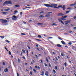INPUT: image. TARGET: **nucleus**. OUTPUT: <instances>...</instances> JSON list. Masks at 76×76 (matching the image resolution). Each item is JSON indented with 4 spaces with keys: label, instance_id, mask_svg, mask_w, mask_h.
<instances>
[{
    "label": "nucleus",
    "instance_id": "nucleus-26",
    "mask_svg": "<svg viewBox=\"0 0 76 76\" xmlns=\"http://www.w3.org/2000/svg\"><path fill=\"white\" fill-rule=\"evenodd\" d=\"M72 42H69L68 43V44H69V45H72Z\"/></svg>",
    "mask_w": 76,
    "mask_h": 76
},
{
    "label": "nucleus",
    "instance_id": "nucleus-8",
    "mask_svg": "<svg viewBox=\"0 0 76 76\" xmlns=\"http://www.w3.org/2000/svg\"><path fill=\"white\" fill-rule=\"evenodd\" d=\"M50 14H48L45 15V17H46V18H50Z\"/></svg>",
    "mask_w": 76,
    "mask_h": 76
},
{
    "label": "nucleus",
    "instance_id": "nucleus-43",
    "mask_svg": "<svg viewBox=\"0 0 76 76\" xmlns=\"http://www.w3.org/2000/svg\"><path fill=\"white\" fill-rule=\"evenodd\" d=\"M55 58H56V60H57V61H58V58H57L56 57H55Z\"/></svg>",
    "mask_w": 76,
    "mask_h": 76
},
{
    "label": "nucleus",
    "instance_id": "nucleus-49",
    "mask_svg": "<svg viewBox=\"0 0 76 76\" xmlns=\"http://www.w3.org/2000/svg\"><path fill=\"white\" fill-rule=\"evenodd\" d=\"M52 12H48V13H49V14H50V13H52Z\"/></svg>",
    "mask_w": 76,
    "mask_h": 76
},
{
    "label": "nucleus",
    "instance_id": "nucleus-44",
    "mask_svg": "<svg viewBox=\"0 0 76 76\" xmlns=\"http://www.w3.org/2000/svg\"><path fill=\"white\" fill-rule=\"evenodd\" d=\"M35 56H36V58H38V56L37 55H35Z\"/></svg>",
    "mask_w": 76,
    "mask_h": 76
},
{
    "label": "nucleus",
    "instance_id": "nucleus-4",
    "mask_svg": "<svg viewBox=\"0 0 76 76\" xmlns=\"http://www.w3.org/2000/svg\"><path fill=\"white\" fill-rule=\"evenodd\" d=\"M12 20H16L17 19V18L15 15H13L12 16Z\"/></svg>",
    "mask_w": 76,
    "mask_h": 76
},
{
    "label": "nucleus",
    "instance_id": "nucleus-40",
    "mask_svg": "<svg viewBox=\"0 0 76 76\" xmlns=\"http://www.w3.org/2000/svg\"><path fill=\"white\" fill-rule=\"evenodd\" d=\"M38 25H42V23H38Z\"/></svg>",
    "mask_w": 76,
    "mask_h": 76
},
{
    "label": "nucleus",
    "instance_id": "nucleus-38",
    "mask_svg": "<svg viewBox=\"0 0 76 76\" xmlns=\"http://www.w3.org/2000/svg\"><path fill=\"white\" fill-rule=\"evenodd\" d=\"M46 60L47 61V62H48V59L47 58H46Z\"/></svg>",
    "mask_w": 76,
    "mask_h": 76
},
{
    "label": "nucleus",
    "instance_id": "nucleus-17",
    "mask_svg": "<svg viewBox=\"0 0 76 76\" xmlns=\"http://www.w3.org/2000/svg\"><path fill=\"white\" fill-rule=\"evenodd\" d=\"M62 18H67V16L66 15H65L64 16H62Z\"/></svg>",
    "mask_w": 76,
    "mask_h": 76
},
{
    "label": "nucleus",
    "instance_id": "nucleus-11",
    "mask_svg": "<svg viewBox=\"0 0 76 76\" xmlns=\"http://www.w3.org/2000/svg\"><path fill=\"white\" fill-rule=\"evenodd\" d=\"M45 75L47 76H48V71H46V73H45Z\"/></svg>",
    "mask_w": 76,
    "mask_h": 76
},
{
    "label": "nucleus",
    "instance_id": "nucleus-5",
    "mask_svg": "<svg viewBox=\"0 0 76 76\" xmlns=\"http://www.w3.org/2000/svg\"><path fill=\"white\" fill-rule=\"evenodd\" d=\"M64 14L61 13H59L58 14L57 16H64Z\"/></svg>",
    "mask_w": 76,
    "mask_h": 76
},
{
    "label": "nucleus",
    "instance_id": "nucleus-33",
    "mask_svg": "<svg viewBox=\"0 0 76 76\" xmlns=\"http://www.w3.org/2000/svg\"><path fill=\"white\" fill-rule=\"evenodd\" d=\"M5 41L7 42H8V43H9V42H10L7 40H6Z\"/></svg>",
    "mask_w": 76,
    "mask_h": 76
},
{
    "label": "nucleus",
    "instance_id": "nucleus-15",
    "mask_svg": "<svg viewBox=\"0 0 76 76\" xmlns=\"http://www.w3.org/2000/svg\"><path fill=\"white\" fill-rule=\"evenodd\" d=\"M10 10V8H7V9H6L5 10V11H6L7 12L9 11V10Z\"/></svg>",
    "mask_w": 76,
    "mask_h": 76
},
{
    "label": "nucleus",
    "instance_id": "nucleus-18",
    "mask_svg": "<svg viewBox=\"0 0 76 76\" xmlns=\"http://www.w3.org/2000/svg\"><path fill=\"white\" fill-rule=\"evenodd\" d=\"M75 4L74 3V4H71L70 5L71 6H75Z\"/></svg>",
    "mask_w": 76,
    "mask_h": 76
},
{
    "label": "nucleus",
    "instance_id": "nucleus-25",
    "mask_svg": "<svg viewBox=\"0 0 76 76\" xmlns=\"http://www.w3.org/2000/svg\"><path fill=\"white\" fill-rule=\"evenodd\" d=\"M22 51H23V53H25V50L22 49Z\"/></svg>",
    "mask_w": 76,
    "mask_h": 76
},
{
    "label": "nucleus",
    "instance_id": "nucleus-23",
    "mask_svg": "<svg viewBox=\"0 0 76 76\" xmlns=\"http://www.w3.org/2000/svg\"><path fill=\"white\" fill-rule=\"evenodd\" d=\"M0 37L2 38V39H3V38H4V37L3 36H0Z\"/></svg>",
    "mask_w": 76,
    "mask_h": 76
},
{
    "label": "nucleus",
    "instance_id": "nucleus-32",
    "mask_svg": "<svg viewBox=\"0 0 76 76\" xmlns=\"http://www.w3.org/2000/svg\"><path fill=\"white\" fill-rule=\"evenodd\" d=\"M30 74L31 75H32V71H31L30 72Z\"/></svg>",
    "mask_w": 76,
    "mask_h": 76
},
{
    "label": "nucleus",
    "instance_id": "nucleus-55",
    "mask_svg": "<svg viewBox=\"0 0 76 76\" xmlns=\"http://www.w3.org/2000/svg\"><path fill=\"white\" fill-rule=\"evenodd\" d=\"M22 58H23V59H26V58H25V56L23 57H22Z\"/></svg>",
    "mask_w": 76,
    "mask_h": 76
},
{
    "label": "nucleus",
    "instance_id": "nucleus-37",
    "mask_svg": "<svg viewBox=\"0 0 76 76\" xmlns=\"http://www.w3.org/2000/svg\"><path fill=\"white\" fill-rule=\"evenodd\" d=\"M23 13L22 12H20V15L21 16H22V15H23Z\"/></svg>",
    "mask_w": 76,
    "mask_h": 76
},
{
    "label": "nucleus",
    "instance_id": "nucleus-3",
    "mask_svg": "<svg viewBox=\"0 0 76 76\" xmlns=\"http://www.w3.org/2000/svg\"><path fill=\"white\" fill-rule=\"evenodd\" d=\"M0 20H2L1 22L2 23H4L7 22V20H4L3 19H0Z\"/></svg>",
    "mask_w": 76,
    "mask_h": 76
},
{
    "label": "nucleus",
    "instance_id": "nucleus-47",
    "mask_svg": "<svg viewBox=\"0 0 76 76\" xmlns=\"http://www.w3.org/2000/svg\"><path fill=\"white\" fill-rule=\"evenodd\" d=\"M72 32H73V31H69V33H72Z\"/></svg>",
    "mask_w": 76,
    "mask_h": 76
},
{
    "label": "nucleus",
    "instance_id": "nucleus-14",
    "mask_svg": "<svg viewBox=\"0 0 76 76\" xmlns=\"http://www.w3.org/2000/svg\"><path fill=\"white\" fill-rule=\"evenodd\" d=\"M33 70L35 72V73H37V72L36 71V70H35V69H33Z\"/></svg>",
    "mask_w": 76,
    "mask_h": 76
},
{
    "label": "nucleus",
    "instance_id": "nucleus-20",
    "mask_svg": "<svg viewBox=\"0 0 76 76\" xmlns=\"http://www.w3.org/2000/svg\"><path fill=\"white\" fill-rule=\"evenodd\" d=\"M61 19L62 20H66V19L63 18H61Z\"/></svg>",
    "mask_w": 76,
    "mask_h": 76
},
{
    "label": "nucleus",
    "instance_id": "nucleus-35",
    "mask_svg": "<svg viewBox=\"0 0 76 76\" xmlns=\"http://www.w3.org/2000/svg\"><path fill=\"white\" fill-rule=\"evenodd\" d=\"M39 17H40V18H43V17H44V16L42 15H41L39 16Z\"/></svg>",
    "mask_w": 76,
    "mask_h": 76
},
{
    "label": "nucleus",
    "instance_id": "nucleus-42",
    "mask_svg": "<svg viewBox=\"0 0 76 76\" xmlns=\"http://www.w3.org/2000/svg\"><path fill=\"white\" fill-rule=\"evenodd\" d=\"M55 68L56 70H57V66H55Z\"/></svg>",
    "mask_w": 76,
    "mask_h": 76
},
{
    "label": "nucleus",
    "instance_id": "nucleus-62",
    "mask_svg": "<svg viewBox=\"0 0 76 76\" xmlns=\"http://www.w3.org/2000/svg\"><path fill=\"white\" fill-rule=\"evenodd\" d=\"M37 50H38V51H40L39 49V48H37Z\"/></svg>",
    "mask_w": 76,
    "mask_h": 76
},
{
    "label": "nucleus",
    "instance_id": "nucleus-2",
    "mask_svg": "<svg viewBox=\"0 0 76 76\" xmlns=\"http://www.w3.org/2000/svg\"><path fill=\"white\" fill-rule=\"evenodd\" d=\"M12 4V3L11 1H6L3 3V6H6V4Z\"/></svg>",
    "mask_w": 76,
    "mask_h": 76
},
{
    "label": "nucleus",
    "instance_id": "nucleus-29",
    "mask_svg": "<svg viewBox=\"0 0 76 76\" xmlns=\"http://www.w3.org/2000/svg\"><path fill=\"white\" fill-rule=\"evenodd\" d=\"M54 25H57V24L55 23H53L52 24V26H53Z\"/></svg>",
    "mask_w": 76,
    "mask_h": 76
},
{
    "label": "nucleus",
    "instance_id": "nucleus-34",
    "mask_svg": "<svg viewBox=\"0 0 76 76\" xmlns=\"http://www.w3.org/2000/svg\"><path fill=\"white\" fill-rule=\"evenodd\" d=\"M70 12V11H66V13H69Z\"/></svg>",
    "mask_w": 76,
    "mask_h": 76
},
{
    "label": "nucleus",
    "instance_id": "nucleus-51",
    "mask_svg": "<svg viewBox=\"0 0 76 76\" xmlns=\"http://www.w3.org/2000/svg\"><path fill=\"white\" fill-rule=\"evenodd\" d=\"M49 66L50 67H51V64L50 63L49 64Z\"/></svg>",
    "mask_w": 76,
    "mask_h": 76
},
{
    "label": "nucleus",
    "instance_id": "nucleus-54",
    "mask_svg": "<svg viewBox=\"0 0 76 76\" xmlns=\"http://www.w3.org/2000/svg\"><path fill=\"white\" fill-rule=\"evenodd\" d=\"M36 45V47H38V44H37Z\"/></svg>",
    "mask_w": 76,
    "mask_h": 76
},
{
    "label": "nucleus",
    "instance_id": "nucleus-9",
    "mask_svg": "<svg viewBox=\"0 0 76 76\" xmlns=\"http://www.w3.org/2000/svg\"><path fill=\"white\" fill-rule=\"evenodd\" d=\"M44 75V71H42V74H40V75H41V76H43Z\"/></svg>",
    "mask_w": 76,
    "mask_h": 76
},
{
    "label": "nucleus",
    "instance_id": "nucleus-46",
    "mask_svg": "<svg viewBox=\"0 0 76 76\" xmlns=\"http://www.w3.org/2000/svg\"><path fill=\"white\" fill-rule=\"evenodd\" d=\"M17 76H20L19 74L17 72Z\"/></svg>",
    "mask_w": 76,
    "mask_h": 76
},
{
    "label": "nucleus",
    "instance_id": "nucleus-19",
    "mask_svg": "<svg viewBox=\"0 0 76 76\" xmlns=\"http://www.w3.org/2000/svg\"><path fill=\"white\" fill-rule=\"evenodd\" d=\"M15 7H20V6L18 5H16L15 6Z\"/></svg>",
    "mask_w": 76,
    "mask_h": 76
},
{
    "label": "nucleus",
    "instance_id": "nucleus-41",
    "mask_svg": "<svg viewBox=\"0 0 76 76\" xmlns=\"http://www.w3.org/2000/svg\"><path fill=\"white\" fill-rule=\"evenodd\" d=\"M45 67H47V64L45 63Z\"/></svg>",
    "mask_w": 76,
    "mask_h": 76
},
{
    "label": "nucleus",
    "instance_id": "nucleus-64",
    "mask_svg": "<svg viewBox=\"0 0 76 76\" xmlns=\"http://www.w3.org/2000/svg\"><path fill=\"white\" fill-rule=\"evenodd\" d=\"M74 29H76V27H74Z\"/></svg>",
    "mask_w": 76,
    "mask_h": 76
},
{
    "label": "nucleus",
    "instance_id": "nucleus-16",
    "mask_svg": "<svg viewBox=\"0 0 76 76\" xmlns=\"http://www.w3.org/2000/svg\"><path fill=\"white\" fill-rule=\"evenodd\" d=\"M61 43H62V44H66V42H64V41H61Z\"/></svg>",
    "mask_w": 76,
    "mask_h": 76
},
{
    "label": "nucleus",
    "instance_id": "nucleus-50",
    "mask_svg": "<svg viewBox=\"0 0 76 76\" xmlns=\"http://www.w3.org/2000/svg\"><path fill=\"white\" fill-rule=\"evenodd\" d=\"M3 65H4V66H5V63H4V62H3Z\"/></svg>",
    "mask_w": 76,
    "mask_h": 76
},
{
    "label": "nucleus",
    "instance_id": "nucleus-7",
    "mask_svg": "<svg viewBox=\"0 0 76 76\" xmlns=\"http://www.w3.org/2000/svg\"><path fill=\"white\" fill-rule=\"evenodd\" d=\"M4 72H5V73H6V72H7L9 71L8 70V69L7 68H6L5 69H4Z\"/></svg>",
    "mask_w": 76,
    "mask_h": 76
},
{
    "label": "nucleus",
    "instance_id": "nucleus-56",
    "mask_svg": "<svg viewBox=\"0 0 76 76\" xmlns=\"http://www.w3.org/2000/svg\"><path fill=\"white\" fill-rule=\"evenodd\" d=\"M61 56H64V55H63V53H61Z\"/></svg>",
    "mask_w": 76,
    "mask_h": 76
},
{
    "label": "nucleus",
    "instance_id": "nucleus-63",
    "mask_svg": "<svg viewBox=\"0 0 76 76\" xmlns=\"http://www.w3.org/2000/svg\"><path fill=\"white\" fill-rule=\"evenodd\" d=\"M30 68L31 69H32V67L31 66H30Z\"/></svg>",
    "mask_w": 76,
    "mask_h": 76
},
{
    "label": "nucleus",
    "instance_id": "nucleus-12",
    "mask_svg": "<svg viewBox=\"0 0 76 76\" xmlns=\"http://www.w3.org/2000/svg\"><path fill=\"white\" fill-rule=\"evenodd\" d=\"M66 22V23H70V22H71V20H66L65 21Z\"/></svg>",
    "mask_w": 76,
    "mask_h": 76
},
{
    "label": "nucleus",
    "instance_id": "nucleus-10",
    "mask_svg": "<svg viewBox=\"0 0 76 76\" xmlns=\"http://www.w3.org/2000/svg\"><path fill=\"white\" fill-rule=\"evenodd\" d=\"M57 47H62V46L60 45V44H58L57 45Z\"/></svg>",
    "mask_w": 76,
    "mask_h": 76
},
{
    "label": "nucleus",
    "instance_id": "nucleus-1",
    "mask_svg": "<svg viewBox=\"0 0 76 76\" xmlns=\"http://www.w3.org/2000/svg\"><path fill=\"white\" fill-rule=\"evenodd\" d=\"M44 5L47 7H52L53 8H55V9H60V8H63V10H65V8L66 7V6L64 5H63V7L62 5H59L58 6V7H57V4H52L50 5L44 4Z\"/></svg>",
    "mask_w": 76,
    "mask_h": 76
},
{
    "label": "nucleus",
    "instance_id": "nucleus-21",
    "mask_svg": "<svg viewBox=\"0 0 76 76\" xmlns=\"http://www.w3.org/2000/svg\"><path fill=\"white\" fill-rule=\"evenodd\" d=\"M37 37H38V38H41L42 37L40 35H38L37 36Z\"/></svg>",
    "mask_w": 76,
    "mask_h": 76
},
{
    "label": "nucleus",
    "instance_id": "nucleus-31",
    "mask_svg": "<svg viewBox=\"0 0 76 76\" xmlns=\"http://www.w3.org/2000/svg\"><path fill=\"white\" fill-rule=\"evenodd\" d=\"M27 47L28 48L29 50H31V48H30V47H29V46L27 45Z\"/></svg>",
    "mask_w": 76,
    "mask_h": 76
},
{
    "label": "nucleus",
    "instance_id": "nucleus-22",
    "mask_svg": "<svg viewBox=\"0 0 76 76\" xmlns=\"http://www.w3.org/2000/svg\"><path fill=\"white\" fill-rule=\"evenodd\" d=\"M64 64L65 65V67H67V63L66 62H65L64 63Z\"/></svg>",
    "mask_w": 76,
    "mask_h": 76
},
{
    "label": "nucleus",
    "instance_id": "nucleus-13",
    "mask_svg": "<svg viewBox=\"0 0 76 76\" xmlns=\"http://www.w3.org/2000/svg\"><path fill=\"white\" fill-rule=\"evenodd\" d=\"M2 13H3L4 15H5V14H6V13H7V12H2Z\"/></svg>",
    "mask_w": 76,
    "mask_h": 76
},
{
    "label": "nucleus",
    "instance_id": "nucleus-30",
    "mask_svg": "<svg viewBox=\"0 0 76 76\" xmlns=\"http://www.w3.org/2000/svg\"><path fill=\"white\" fill-rule=\"evenodd\" d=\"M53 71L55 73H56V70L54 69H53Z\"/></svg>",
    "mask_w": 76,
    "mask_h": 76
},
{
    "label": "nucleus",
    "instance_id": "nucleus-39",
    "mask_svg": "<svg viewBox=\"0 0 76 76\" xmlns=\"http://www.w3.org/2000/svg\"><path fill=\"white\" fill-rule=\"evenodd\" d=\"M9 54L10 55H11V52H10V51H9Z\"/></svg>",
    "mask_w": 76,
    "mask_h": 76
},
{
    "label": "nucleus",
    "instance_id": "nucleus-52",
    "mask_svg": "<svg viewBox=\"0 0 76 76\" xmlns=\"http://www.w3.org/2000/svg\"><path fill=\"white\" fill-rule=\"evenodd\" d=\"M4 48L6 50H7V48H6V46L4 47Z\"/></svg>",
    "mask_w": 76,
    "mask_h": 76
},
{
    "label": "nucleus",
    "instance_id": "nucleus-24",
    "mask_svg": "<svg viewBox=\"0 0 76 76\" xmlns=\"http://www.w3.org/2000/svg\"><path fill=\"white\" fill-rule=\"evenodd\" d=\"M36 40L37 41H42V40H40L38 39H36Z\"/></svg>",
    "mask_w": 76,
    "mask_h": 76
},
{
    "label": "nucleus",
    "instance_id": "nucleus-60",
    "mask_svg": "<svg viewBox=\"0 0 76 76\" xmlns=\"http://www.w3.org/2000/svg\"><path fill=\"white\" fill-rule=\"evenodd\" d=\"M21 56H22V53H20Z\"/></svg>",
    "mask_w": 76,
    "mask_h": 76
},
{
    "label": "nucleus",
    "instance_id": "nucleus-48",
    "mask_svg": "<svg viewBox=\"0 0 76 76\" xmlns=\"http://www.w3.org/2000/svg\"><path fill=\"white\" fill-rule=\"evenodd\" d=\"M48 39H51V38H53V37H49L48 38Z\"/></svg>",
    "mask_w": 76,
    "mask_h": 76
},
{
    "label": "nucleus",
    "instance_id": "nucleus-61",
    "mask_svg": "<svg viewBox=\"0 0 76 76\" xmlns=\"http://www.w3.org/2000/svg\"><path fill=\"white\" fill-rule=\"evenodd\" d=\"M38 69H40V67H39V66H38Z\"/></svg>",
    "mask_w": 76,
    "mask_h": 76
},
{
    "label": "nucleus",
    "instance_id": "nucleus-45",
    "mask_svg": "<svg viewBox=\"0 0 76 76\" xmlns=\"http://www.w3.org/2000/svg\"><path fill=\"white\" fill-rule=\"evenodd\" d=\"M73 18H74V19H76V16L74 17Z\"/></svg>",
    "mask_w": 76,
    "mask_h": 76
},
{
    "label": "nucleus",
    "instance_id": "nucleus-36",
    "mask_svg": "<svg viewBox=\"0 0 76 76\" xmlns=\"http://www.w3.org/2000/svg\"><path fill=\"white\" fill-rule=\"evenodd\" d=\"M44 13V11H42V12H40V14H41V13Z\"/></svg>",
    "mask_w": 76,
    "mask_h": 76
},
{
    "label": "nucleus",
    "instance_id": "nucleus-28",
    "mask_svg": "<svg viewBox=\"0 0 76 76\" xmlns=\"http://www.w3.org/2000/svg\"><path fill=\"white\" fill-rule=\"evenodd\" d=\"M18 63H20V59L19 58L18 59Z\"/></svg>",
    "mask_w": 76,
    "mask_h": 76
},
{
    "label": "nucleus",
    "instance_id": "nucleus-57",
    "mask_svg": "<svg viewBox=\"0 0 76 76\" xmlns=\"http://www.w3.org/2000/svg\"><path fill=\"white\" fill-rule=\"evenodd\" d=\"M31 54H32V55H34V52H32Z\"/></svg>",
    "mask_w": 76,
    "mask_h": 76
},
{
    "label": "nucleus",
    "instance_id": "nucleus-59",
    "mask_svg": "<svg viewBox=\"0 0 76 76\" xmlns=\"http://www.w3.org/2000/svg\"><path fill=\"white\" fill-rule=\"evenodd\" d=\"M40 61H41V63H43V62H42V60H40Z\"/></svg>",
    "mask_w": 76,
    "mask_h": 76
},
{
    "label": "nucleus",
    "instance_id": "nucleus-53",
    "mask_svg": "<svg viewBox=\"0 0 76 76\" xmlns=\"http://www.w3.org/2000/svg\"><path fill=\"white\" fill-rule=\"evenodd\" d=\"M35 67L36 68H38V66L37 65L35 66Z\"/></svg>",
    "mask_w": 76,
    "mask_h": 76
},
{
    "label": "nucleus",
    "instance_id": "nucleus-6",
    "mask_svg": "<svg viewBox=\"0 0 76 76\" xmlns=\"http://www.w3.org/2000/svg\"><path fill=\"white\" fill-rule=\"evenodd\" d=\"M58 20L60 22H61V23H62V24H63V25H64V23L62 21V20H61V19H60L58 18Z\"/></svg>",
    "mask_w": 76,
    "mask_h": 76
},
{
    "label": "nucleus",
    "instance_id": "nucleus-58",
    "mask_svg": "<svg viewBox=\"0 0 76 76\" xmlns=\"http://www.w3.org/2000/svg\"><path fill=\"white\" fill-rule=\"evenodd\" d=\"M71 9V8L68 7L67 8V9L68 10L69 9Z\"/></svg>",
    "mask_w": 76,
    "mask_h": 76
},
{
    "label": "nucleus",
    "instance_id": "nucleus-27",
    "mask_svg": "<svg viewBox=\"0 0 76 76\" xmlns=\"http://www.w3.org/2000/svg\"><path fill=\"white\" fill-rule=\"evenodd\" d=\"M21 35H26V34L23 33H21Z\"/></svg>",
    "mask_w": 76,
    "mask_h": 76
}]
</instances>
